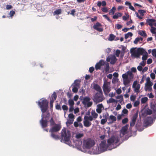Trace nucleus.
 <instances>
[{
  "mask_svg": "<svg viewBox=\"0 0 156 156\" xmlns=\"http://www.w3.org/2000/svg\"><path fill=\"white\" fill-rule=\"evenodd\" d=\"M71 137V133L69 130L66 131V128L63 129L61 133V137L63 139L64 142L69 144L70 139Z\"/></svg>",
  "mask_w": 156,
  "mask_h": 156,
  "instance_id": "nucleus-1",
  "label": "nucleus"
},
{
  "mask_svg": "<svg viewBox=\"0 0 156 156\" xmlns=\"http://www.w3.org/2000/svg\"><path fill=\"white\" fill-rule=\"evenodd\" d=\"M95 144L94 140L91 138H89L84 139L83 141V147L85 149H89Z\"/></svg>",
  "mask_w": 156,
  "mask_h": 156,
  "instance_id": "nucleus-2",
  "label": "nucleus"
},
{
  "mask_svg": "<svg viewBox=\"0 0 156 156\" xmlns=\"http://www.w3.org/2000/svg\"><path fill=\"white\" fill-rule=\"evenodd\" d=\"M48 101L45 99L41 101H38V105L43 113L45 112L48 110Z\"/></svg>",
  "mask_w": 156,
  "mask_h": 156,
  "instance_id": "nucleus-3",
  "label": "nucleus"
},
{
  "mask_svg": "<svg viewBox=\"0 0 156 156\" xmlns=\"http://www.w3.org/2000/svg\"><path fill=\"white\" fill-rule=\"evenodd\" d=\"M92 84L93 85V88L98 92L96 94L94 98H103V97H102L103 93L100 87L94 83Z\"/></svg>",
  "mask_w": 156,
  "mask_h": 156,
  "instance_id": "nucleus-4",
  "label": "nucleus"
},
{
  "mask_svg": "<svg viewBox=\"0 0 156 156\" xmlns=\"http://www.w3.org/2000/svg\"><path fill=\"white\" fill-rule=\"evenodd\" d=\"M119 138L118 136H112L107 140L108 144V146L114 144H116L119 141Z\"/></svg>",
  "mask_w": 156,
  "mask_h": 156,
  "instance_id": "nucleus-5",
  "label": "nucleus"
},
{
  "mask_svg": "<svg viewBox=\"0 0 156 156\" xmlns=\"http://www.w3.org/2000/svg\"><path fill=\"white\" fill-rule=\"evenodd\" d=\"M106 140H104L101 141L100 144V149L103 151L106 150L107 148L109 147L108 144L106 143Z\"/></svg>",
  "mask_w": 156,
  "mask_h": 156,
  "instance_id": "nucleus-6",
  "label": "nucleus"
},
{
  "mask_svg": "<svg viewBox=\"0 0 156 156\" xmlns=\"http://www.w3.org/2000/svg\"><path fill=\"white\" fill-rule=\"evenodd\" d=\"M55 126L52 127L50 129L49 132L50 133L57 132L60 130L61 129V126L60 125L55 124Z\"/></svg>",
  "mask_w": 156,
  "mask_h": 156,
  "instance_id": "nucleus-7",
  "label": "nucleus"
},
{
  "mask_svg": "<svg viewBox=\"0 0 156 156\" xmlns=\"http://www.w3.org/2000/svg\"><path fill=\"white\" fill-rule=\"evenodd\" d=\"M141 115L144 117L146 116L147 115H151L152 113V111L149 108H147L143 109L141 112Z\"/></svg>",
  "mask_w": 156,
  "mask_h": 156,
  "instance_id": "nucleus-8",
  "label": "nucleus"
},
{
  "mask_svg": "<svg viewBox=\"0 0 156 156\" xmlns=\"http://www.w3.org/2000/svg\"><path fill=\"white\" fill-rule=\"evenodd\" d=\"M142 48H139L137 50L134 48L131 49L130 52L131 53L132 57L135 58L139 53V51L142 49Z\"/></svg>",
  "mask_w": 156,
  "mask_h": 156,
  "instance_id": "nucleus-9",
  "label": "nucleus"
},
{
  "mask_svg": "<svg viewBox=\"0 0 156 156\" xmlns=\"http://www.w3.org/2000/svg\"><path fill=\"white\" fill-rule=\"evenodd\" d=\"M103 89L104 93L105 94L106 92L108 93L110 91V89L108 87V82L105 81L104 82V84L103 86Z\"/></svg>",
  "mask_w": 156,
  "mask_h": 156,
  "instance_id": "nucleus-10",
  "label": "nucleus"
},
{
  "mask_svg": "<svg viewBox=\"0 0 156 156\" xmlns=\"http://www.w3.org/2000/svg\"><path fill=\"white\" fill-rule=\"evenodd\" d=\"M105 64V62L103 60H101L97 63L95 66V68L96 70L100 69L101 66L104 65Z\"/></svg>",
  "mask_w": 156,
  "mask_h": 156,
  "instance_id": "nucleus-11",
  "label": "nucleus"
},
{
  "mask_svg": "<svg viewBox=\"0 0 156 156\" xmlns=\"http://www.w3.org/2000/svg\"><path fill=\"white\" fill-rule=\"evenodd\" d=\"M101 26V24L100 23L97 22L96 24L94 25L93 28L97 30L99 32H102L103 31V29L101 28H99Z\"/></svg>",
  "mask_w": 156,
  "mask_h": 156,
  "instance_id": "nucleus-12",
  "label": "nucleus"
},
{
  "mask_svg": "<svg viewBox=\"0 0 156 156\" xmlns=\"http://www.w3.org/2000/svg\"><path fill=\"white\" fill-rule=\"evenodd\" d=\"M128 129V126L126 125L122 127V129L120 130V135L122 134V136H124L127 133V130Z\"/></svg>",
  "mask_w": 156,
  "mask_h": 156,
  "instance_id": "nucleus-13",
  "label": "nucleus"
},
{
  "mask_svg": "<svg viewBox=\"0 0 156 156\" xmlns=\"http://www.w3.org/2000/svg\"><path fill=\"white\" fill-rule=\"evenodd\" d=\"M40 123L42 128H43L48 126V121L46 119H44L43 117H42L41 120L40 121Z\"/></svg>",
  "mask_w": 156,
  "mask_h": 156,
  "instance_id": "nucleus-14",
  "label": "nucleus"
},
{
  "mask_svg": "<svg viewBox=\"0 0 156 156\" xmlns=\"http://www.w3.org/2000/svg\"><path fill=\"white\" fill-rule=\"evenodd\" d=\"M153 120L151 117H147L144 120V123L146 126H148L149 124L152 123Z\"/></svg>",
  "mask_w": 156,
  "mask_h": 156,
  "instance_id": "nucleus-15",
  "label": "nucleus"
},
{
  "mask_svg": "<svg viewBox=\"0 0 156 156\" xmlns=\"http://www.w3.org/2000/svg\"><path fill=\"white\" fill-rule=\"evenodd\" d=\"M97 108L96 109V111L97 112L100 114L101 112L102 108H104L102 104H99L97 106Z\"/></svg>",
  "mask_w": 156,
  "mask_h": 156,
  "instance_id": "nucleus-16",
  "label": "nucleus"
},
{
  "mask_svg": "<svg viewBox=\"0 0 156 156\" xmlns=\"http://www.w3.org/2000/svg\"><path fill=\"white\" fill-rule=\"evenodd\" d=\"M156 21L155 20L151 19H147L146 20L147 22L151 27L153 26V23L155 22Z\"/></svg>",
  "mask_w": 156,
  "mask_h": 156,
  "instance_id": "nucleus-17",
  "label": "nucleus"
},
{
  "mask_svg": "<svg viewBox=\"0 0 156 156\" xmlns=\"http://www.w3.org/2000/svg\"><path fill=\"white\" fill-rule=\"evenodd\" d=\"M110 63L112 64H114L117 60V59L114 55H112L111 56Z\"/></svg>",
  "mask_w": 156,
  "mask_h": 156,
  "instance_id": "nucleus-18",
  "label": "nucleus"
},
{
  "mask_svg": "<svg viewBox=\"0 0 156 156\" xmlns=\"http://www.w3.org/2000/svg\"><path fill=\"white\" fill-rule=\"evenodd\" d=\"M83 125L86 127H89L91 125V123L86 119H84V120L83 121Z\"/></svg>",
  "mask_w": 156,
  "mask_h": 156,
  "instance_id": "nucleus-19",
  "label": "nucleus"
},
{
  "mask_svg": "<svg viewBox=\"0 0 156 156\" xmlns=\"http://www.w3.org/2000/svg\"><path fill=\"white\" fill-rule=\"evenodd\" d=\"M80 81L79 80H76L74 81V83L72 84V86L73 87H79L80 86Z\"/></svg>",
  "mask_w": 156,
  "mask_h": 156,
  "instance_id": "nucleus-20",
  "label": "nucleus"
},
{
  "mask_svg": "<svg viewBox=\"0 0 156 156\" xmlns=\"http://www.w3.org/2000/svg\"><path fill=\"white\" fill-rule=\"evenodd\" d=\"M145 51V50L144 49L140 50L139 51V53L135 57L136 58H140V55H142L144 54V52Z\"/></svg>",
  "mask_w": 156,
  "mask_h": 156,
  "instance_id": "nucleus-21",
  "label": "nucleus"
},
{
  "mask_svg": "<svg viewBox=\"0 0 156 156\" xmlns=\"http://www.w3.org/2000/svg\"><path fill=\"white\" fill-rule=\"evenodd\" d=\"M108 119L111 121V122H110L111 123H112L114 122L116 120V117L112 115H110Z\"/></svg>",
  "mask_w": 156,
  "mask_h": 156,
  "instance_id": "nucleus-22",
  "label": "nucleus"
},
{
  "mask_svg": "<svg viewBox=\"0 0 156 156\" xmlns=\"http://www.w3.org/2000/svg\"><path fill=\"white\" fill-rule=\"evenodd\" d=\"M138 112H136V113H135L134 115H133L132 119L131 120L133 121H134L135 122H136V120L138 117Z\"/></svg>",
  "mask_w": 156,
  "mask_h": 156,
  "instance_id": "nucleus-23",
  "label": "nucleus"
},
{
  "mask_svg": "<svg viewBox=\"0 0 156 156\" xmlns=\"http://www.w3.org/2000/svg\"><path fill=\"white\" fill-rule=\"evenodd\" d=\"M122 16V13L119 12H118L115 13V14L113 16L112 18L114 19H117L119 17H121Z\"/></svg>",
  "mask_w": 156,
  "mask_h": 156,
  "instance_id": "nucleus-24",
  "label": "nucleus"
},
{
  "mask_svg": "<svg viewBox=\"0 0 156 156\" xmlns=\"http://www.w3.org/2000/svg\"><path fill=\"white\" fill-rule=\"evenodd\" d=\"M145 90L146 91L148 90L151 92L152 90L151 87L147 85V83H145Z\"/></svg>",
  "mask_w": 156,
  "mask_h": 156,
  "instance_id": "nucleus-25",
  "label": "nucleus"
},
{
  "mask_svg": "<svg viewBox=\"0 0 156 156\" xmlns=\"http://www.w3.org/2000/svg\"><path fill=\"white\" fill-rule=\"evenodd\" d=\"M118 102V100H115L113 98H110L107 101V102L108 103H117Z\"/></svg>",
  "mask_w": 156,
  "mask_h": 156,
  "instance_id": "nucleus-26",
  "label": "nucleus"
},
{
  "mask_svg": "<svg viewBox=\"0 0 156 156\" xmlns=\"http://www.w3.org/2000/svg\"><path fill=\"white\" fill-rule=\"evenodd\" d=\"M51 133V136L53 138L57 140L58 139L59 137L58 135L55 134L54 132L50 133Z\"/></svg>",
  "mask_w": 156,
  "mask_h": 156,
  "instance_id": "nucleus-27",
  "label": "nucleus"
},
{
  "mask_svg": "<svg viewBox=\"0 0 156 156\" xmlns=\"http://www.w3.org/2000/svg\"><path fill=\"white\" fill-rule=\"evenodd\" d=\"M85 91L83 89H82L80 91V93L81 94V96L80 97V98H89L87 96H85Z\"/></svg>",
  "mask_w": 156,
  "mask_h": 156,
  "instance_id": "nucleus-28",
  "label": "nucleus"
},
{
  "mask_svg": "<svg viewBox=\"0 0 156 156\" xmlns=\"http://www.w3.org/2000/svg\"><path fill=\"white\" fill-rule=\"evenodd\" d=\"M82 103L84 105H86L87 104L90 100V98H83Z\"/></svg>",
  "mask_w": 156,
  "mask_h": 156,
  "instance_id": "nucleus-29",
  "label": "nucleus"
},
{
  "mask_svg": "<svg viewBox=\"0 0 156 156\" xmlns=\"http://www.w3.org/2000/svg\"><path fill=\"white\" fill-rule=\"evenodd\" d=\"M142 59L143 61H145L147 58L148 54L145 51L144 54L143 55Z\"/></svg>",
  "mask_w": 156,
  "mask_h": 156,
  "instance_id": "nucleus-30",
  "label": "nucleus"
},
{
  "mask_svg": "<svg viewBox=\"0 0 156 156\" xmlns=\"http://www.w3.org/2000/svg\"><path fill=\"white\" fill-rule=\"evenodd\" d=\"M104 98H93V100L94 102L98 103L101 102L104 100Z\"/></svg>",
  "mask_w": 156,
  "mask_h": 156,
  "instance_id": "nucleus-31",
  "label": "nucleus"
},
{
  "mask_svg": "<svg viewBox=\"0 0 156 156\" xmlns=\"http://www.w3.org/2000/svg\"><path fill=\"white\" fill-rule=\"evenodd\" d=\"M49 122L50 123V126H52L54 125H55V124H56L55 123L52 117L51 118L50 120L49 121Z\"/></svg>",
  "mask_w": 156,
  "mask_h": 156,
  "instance_id": "nucleus-32",
  "label": "nucleus"
},
{
  "mask_svg": "<svg viewBox=\"0 0 156 156\" xmlns=\"http://www.w3.org/2000/svg\"><path fill=\"white\" fill-rule=\"evenodd\" d=\"M138 34L144 37H146L147 36L146 33L144 31H139L138 32Z\"/></svg>",
  "mask_w": 156,
  "mask_h": 156,
  "instance_id": "nucleus-33",
  "label": "nucleus"
},
{
  "mask_svg": "<svg viewBox=\"0 0 156 156\" xmlns=\"http://www.w3.org/2000/svg\"><path fill=\"white\" fill-rule=\"evenodd\" d=\"M140 87V85L139 84H138L135 87H133L134 88V91L135 92H136L137 93L139 92Z\"/></svg>",
  "mask_w": 156,
  "mask_h": 156,
  "instance_id": "nucleus-34",
  "label": "nucleus"
},
{
  "mask_svg": "<svg viewBox=\"0 0 156 156\" xmlns=\"http://www.w3.org/2000/svg\"><path fill=\"white\" fill-rule=\"evenodd\" d=\"M62 10L60 9L56 10L53 12L54 15H59L61 13Z\"/></svg>",
  "mask_w": 156,
  "mask_h": 156,
  "instance_id": "nucleus-35",
  "label": "nucleus"
},
{
  "mask_svg": "<svg viewBox=\"0 0 156 156\" xmlns=\"http://www.w3.org/2000/svg\"><path fill=\"white\" fill-rule=\"evenodd\" d=\"M115 37V36L112 34H111L109 35L108 40L110 41L114 40V38Z\"/></svg>",
  "mask_w": 156,
  "mask_h": 156,
  "instance_id": "nucleus-36",
  "label": "nucleus"
},
{
  "mask_svg": "<svg viewBox=\"0 0 156 156\" xmlns=\"http://www.w3.org/2000/svg\"><path fill=\"white\" fill-rule=\"evenodd\" d=\"M56 94L58 97H61L62 96L63 93L62 90H59L57 91Z\"/></svg>",
  "mask_w": 156,
  "mask_h": 156,
  "instance_id": "nucleus-37",
  "label": "nucleus"
},
{
  "mask_svg": "<svg viewBox=\"0 0 156 156\" xmlns=\"http://www.w3.org/2000/svg\"><path fill=\"white\" fill-rule=\"evenodd\" d=\"M133 34L131 32H128L125 35V39H127L129 36L132 37L133 36Z\"/></svg>",
  "mask_w": 156,
  "mask_h": 156,
  "instance_id": "nucleus-38",
  "label": "nucleus"
},
{
  "mask_svg": "<svg viewBox=\"0 0 156 156\" xmlns=\"http://www.w3.org/2000/svg\"><path fill=\"white\" fill-rule=\"evenodd\" d=\"M93 118H94L92 116H85L84 117V119H86V120H88V121H92L93 120Z\"/></svg>",
  "mask_w": 156,
  "mask_h": 156,
  "instance_id": "nucleus-39",
  "label": "nucleus"
},
{
  "mask_svg": "<svg viewBox=\"0 0 156 156\" xmlns=\"http://www.w3.org/2000/svg\"><path fill=\"white\" fill-rule=\"evenodd\" d=\"M91 115L93 117L94 119L96 118L98 116V114L94 111H92L91 112Z\"/></svg>",
  "mask_w": 156,
  "mask_h": 156,
  "instance_id": "nucleus-40",
  "label": "nucleus"
},
{
  "mask_svg": "<svg viewBox=\"0 0 156 156\" xmlns=\"http://www.w3.org/2000/svg\"><path fill=\"white\" fill-rule=\"evenodd\" d=\"M68 102L69 104L70 107L73 106L74 104V103L73 100L70 99L69 100Z\"/></svg>",
  "mask_w": 156,
  "mask_h": 156,
  "instance_id": "nucleus-41",
  "label": "nucleus"
},
{
  "mask_svg": "<svg viewBox=\"0 0 156 156\" xmlns=\"http://www.w3.org/2000/svg\"><path fill=\"white\" fill-rule=\"evenodd\" d=\"M83 136L84 134L83 133H79L78 134H77L76 135V137L77 139H79L83 137Z\"/></svg>",
  "mask_w": 156,
  "mask_h": 156,
  "instance_id": "nucleus-42",
  "label": "nucleus"
},
{
  "mask_svg": "<svg viewBox=\"0 0 156 156\" xmlns=\"http://www.w3.org/2000/svg\"><path fill=\"white\" fill-rule=\"evenodd\" d=\"M127 75L128 76H129L130 79L133 78V75L132 73V72L130 71H128L126 73Z\"/></svg>",
  "mask_w": 156,
  "mask_h": 156,
  "instance_id": "nucleus-43",
  "label": "nucleus"
},
{
  "mask_svg": "<svg viewBox=\"0 0 156 156\" xmlns=\"http://www.w3.org/2000/svg\"><path fill=\"white\" fill-rule=\"evenodd\" d=\"M155 30H156V28L154 27L153 26L151 27L150 30L151 33H152L153 34H156V32L155 31Z\"/></svg>",
  "mask_w": 156,
  "mask_h": 156,
  "instance_id": "nucleus-44",
  "label": "nucleus"
},
{
  "mask_svg": "<svg viewBox=\"0 0 156 156\" xmlns=\"http://www.w3.org/2000/svg\"><path fill=\"white\" fill-rule=\"evenodd\" d=\"M109 70V64L108 63H107L106 64V66L105 67V71L106 72H108Z\"/></svg>",
  "mask_w": 156,
  "mask_h": 156,
  "instance_id": "nucleus-45",
  "label": "nucleus"
},
{
  "mask_svg": "<svg viewBox=\"0 0 156 156\" xmlns=\"http://www.w3.org/2000/svg\"><path fill=\"white\" fill-rule=\"evenodd\" d=\"M139 13L142 16L144 15V13H146V12L145 10L142 9L139 10L138 11Z\"/></svg>",
  "mask_w": 156,
  "mask_h": 156,
  "instance_id": "nucleus-46",
  "label": "nucleus"
},
{
  "mask_svg": "<svg viewBox=\"0 0 156 156\" xmlns=\"http://www.w3.org/2000/svg\"><path fill=\"white\" fill-rule=\"evenodd\" d=\"M129 82L130 81L128 79L123 80V83L126 86L128 85Z\"/></svg>",
  "mask_w": 156,
  "mask_h": 156,
  "instance_id": "nucleus-47",
  "label": "nucleus"
},
{
  "mask_svg": "<svg viewBox=\"0 0 156 156\" xmlns=\"http://www.w3.org/2000/svg\"><path fill=\"white\" fill-rule=\"evenodd\" d=\"M148 100V98H142L141 99V104L146 103Z\"/></svg>",
  "mask_w": 156,
  "mask_h": 156,
  "instance_id": "nucleus-48",
  "label": "nucleus"
},
{
  "mask_svg": "<svg viewBox=\"0 0 156 156\" xmlns=\"http://www.w3.org/2000/svg\"><path fill=\"white\" fill-rule=\"evenodd\" d=\"M128 121V118H125L122 119V122L123 124H125Z\"/></svg>",
  "mask_w": 156,
  "mask_h": 156,
  "instance_id": "nucleus-49",
  "label": "nucleus"
},
{
  "mask_svg": "<svg viewBox=\"0 0 156 156\" xmlns=\"http://www.w3.org/2000/svg\"><path fill=\"white\" fill-rule=\"evenodd\" d=\"M78 87H73L72 89V91L73 92L75 93H77L78 91Z\"/></svg>",
  "mask_w": 156,
  "mask_h": 156,
  "instance_id": "nucleus-50",
  "label": "nucleus"
},
{
  "mask_svg": "<svg viewBox=\"0 0 156 156\" xmlns=\"http://www.w3.org/2000/svg\"><path fill=\"white\" fill-rule=\"evenodd\" d=\"M122 77L123 80L128 79V75L126 73L123 74Z\"/></svg>",
  "mask_w": 156,
  "mask_h": 156,
  "instance_id": "nucleus-51",
  "label": "nucleus"
},
{
  "mask_svg": "<svg viewBox=\"0 0 156 156\" xmlns=\"http://www.w3.org/2000/svg\"><path fill=\"white\" fill-rule=\"evenodd\" d=\"M15 14V12L13 10L11 11L9 13V15L11 17L13 16Z\"/></svg>",
  "mask_w": 156,
  "mask_h": 156,
  "instance_id": "nucleus-52",
  "label": "nucleus"
},
{
  "mask_svg": "<svg viewBox=\"0 0 156 156\" xmlns=\"http://www.w3.org/2000/svg\"><path fill=\"white\" fill-rule=\"evenodd\" d=\"M108 112H106L105 113L103 114V116L104 118L107 119L108 118Z\"/></svg>",
  "mask_w": 156,
  "mask_h": 156,
  "instance_id": "nucleus-53",
  "label": "nucleus"
},
{
  "mask_svg": "<svg viewBox=\"0 0 156 156\" xmlns=\"http://www.w3.org/2000/svg\"><path fill=\"white\" fill-rule=\"evenodd\" d=\"M140 104V101H136L134 104V106L135 107H137Z\"/></svg>",
  "mask_w": 156,
  "mask_h": 156,
  "instance_id": "nucleus-54",
  "label": "nucleus"
},
{
  "mask_svg": "<svg viewBox=\"0 0 156 156\" xmlns=\"http://www.w3.org/2000/svg\"><path fill=\"white\" fill-rule=\"evenodd\" d=\"M120 53V50L117 49L116 50L115 52V55L117 57H119V54Z\"/></svg>",
  "mask_w": 156,
  "mask_h": 156,
  "instance_id": "nucleus-55",
  "label": "nucleus"
},
{
  "mask_svg": "<svg viewBox=\"0 0 156 156\" xmlns=\"http://www.w3.org/2000/svg\"><path fill=\"white\" fill-rule=\"evenodd\" d=\"M107 120L105 119H102L101 120V123L102 125L104 124L107 122Z\"/></svg>",
  "mask_w": 156,
  "mask_h": 156,
  "instance_id": "nucleus-56",
  "label": "nucleus"
},
{
  "mask_svg": "<svg viewBox=\"0 0 156 156\" xmlns=\"http://www.w3.org/2000/svg\"><path fill=\"white\" fill-rule=\"evenodd\" d=\"M12 8V6L10 5H7L6 7V9L7 10H9L11 9Z\"/></svg>",
  "mask_w": 156,
  "mask_h": 156,
  "instance_id": "nucleus-57",
  "label": "nucleus"
},
{
  "mask_svg": "<svg viewBox=\"0 0 156 156\" xmlns=\"http://www.w3.org/2000/svg\"><path fill=\"white\" fill-rule=\"evenodd\" d=\"M150 76L153 80H154L155 79V74L153 73H151Z\"/></svg>",
  "mask_w": 156,
  "mask_h": 156,
  "instance_id": "nucleus-58",
  "label": "nucleus"
},
{
  "mask_svg": "<svg viewBox=\"0 0 156 156\" xmlns=\"http://www.w3.org/2000/svg\"><path fill=\"white\" fill-rule=\"evenodd\" d=\"M140 39H139V37H138L136 38L135 40L133 42L134 44H137V43L139 41Z\"/></svg>",
  "mask_w": 156,
  "mask_h": 156,
  "instance_id": "nucleus-59",
  "label": "nucleus"
},
{
  "mask_svg": "<svg viewBox=\"0 0 156 156\" xmlns=\"http://www.w3.org/2000/svg\"><path fill=\"white\" fill-rule=\"evenodd\" d=\"M103 16L104 17L105 19H106L109 22H111L112 21L110 20L109 18L106 15H103Z\"/></svg>",
  "mask_w": 156,
  "mask_h": 156,
  "instance_id": "nucleus-60",
  "label": "nucleus"
},
{
  "mask_svg": "<svg viewBox=\"0 0 156 156\" xmlns=\"http://www.w3.org/2000/svg\"><path fill=\"white\" fill-rule=\"evenodd\" d=\"M57 94L55 92H54L51 96V98H57Z\"/></svg>",
  "mask_w": 156,
  "mask_h": 156,
  "instance_id": "nucleus-61",
  "label": "nucleus"
},
{
  "mask_svg": "<svg viewBox=\"0 0 156 156\" xmlns=\"http://www.w3.org/2000/svg\"><path fill=\"white\" fill-rule=\"evenodd\" d=\"M62 108L64 110H66L67 111L68 109V107L65 105H63L62 106Z\"/></svg>",
  "mask_w": 156,
  "mask_h": 156,
  "instance_id": "nucleus-62",
  "label": "nucleus"
},
{
  "mask_svg": "<svg viewBox=\"0 0 156 156\" xmlns=\"http://www.w3.org/2000/svg\"><path fill=\"white\" fill-rule=\"evenodd\" d=\"M92 105V102L90 101L86 105L87 107H90Z\"/></svg>",
  "mask_w": 156,
  "mask_h": 156,
  "instance_id": "nucleus-63",
  "label": "nucleus"
},
{
  "mask_svg": "<svg viewBox=\"0 0 156 156\" xmlns=\"http://www.w3.org/2000/svg\"><path fill=\"white\" fill-rule=\"evenodd\" d=\"M156 54V49H154L152 51V54L154 56Z\"/></svg>",
  "mask_w": 156,
  "mask_h": 156,
  "instance_id": "nucleus-64",
  "label": "nucleus"
}]
</instances>
